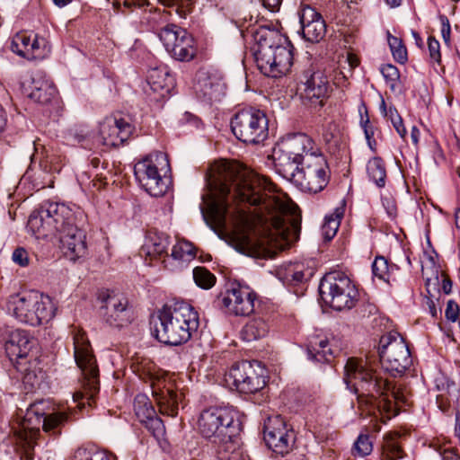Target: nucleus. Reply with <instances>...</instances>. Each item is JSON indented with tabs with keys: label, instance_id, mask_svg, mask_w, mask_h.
Instances as JSON below:
<instances>
[{
	"label": "nucleus",
	"instance_id": "nucleus-12",
	"mask_svg": "<svg viewBox=\"0 0 460 460\" xmlns=\"http://www.w3.org/2000/svg\"><path fill=\"white\" fill-rule=\"evenodd\" d=\"M330 178L331 171L327 160L320 152L314 156H306L299 169L284 177L300 190L314 194L324 190Z\"/></svg>",
	"mask_w": 460,
	"mask_h": 460
},
{
	"label": "nucleus",
	"instance_id": "nucleus-55",
	"mask_svg": "<svg viewBox=\"0 0 460 460\" xmlns=\"http://www.w3.org/2000/svg\"><path fill=\"white\" fill-rule=\"evenodd\" d=\"M441 35L446 44L450 42L451 27L448 18L446 15H440Z\"/></svg>",
	"mask_w": 460,
	"mask_h": 460
},
{
	"label": "nucleus",
	"instance_id": "nucleus-44",
	"mask_svg": "<svg viewBox=\"0 0 460 460\" xmlns=\"http://www.w3.org/2000/svg\"><path fill=\"white\" fill-rule=\"evenodd\" d=\"M32 34L26 32L16 33L11 42V49L13 53L25 58V52L31 45Z\"/></svg>",
	"mask_w": 460,
	"mask_h": 460
},
{
	"label": "nucleus",
	"instance_id": "nucleus-9",
	"mask_svg": "<svg viewBox=\"0 0 460 460\" xmlns=\"http://www.w3.org/2000/svg\"><path fill=\"white\" fill-rule=\"evenodd\" d=\"M135 175L140 186L151 196H164L169 188L165 174L170 172V163L165 153L155 151L135 165Z\"/></svg>",
	"mask_w": 460,
	"mask_h": 460
},
{
	"label": "nucleus",
	"instance_id": "nucleus-5",
	"mask_svg": "<svg viewBox=\"0 0 460 460\" xmlns=\"http://www.w3.org/2000/svg\"><path fill=\"white\" fill-rule=\"evenodd\" d=\"M154 334L160 341L171 346L187 342L199 325L198 313L184 301H172L158 311Z\"/></svg>",
	"mask_w": 460,
	"mask_h": 460
},
{
	"label": "nucleus",
	"instance_id": "nucleus-64",
	"mask_svg": "<svg viewBox=\"0 0 460 460\" xmlns=\"http://www.w3.org/2000/svg\"><path fill=\"white\" fill-rule=\"evenodd\" d=\"M162 4L166 6L178 5L181 0H158Z\"/></svg>",
	"mask_w": 460,
	"mask_h": 460
},
{
	"label": "nucleus",
	"instance_id": "nucleus-32",
	"mask_svg": "<svg viewBox=\"0 0 460 460\" xmlns=\"http://www.w3.org/2000/svg\"><path fill=\"white\" fill-rule=\"evenodd\" d=\"M269 332L268 323L261 318L252 319L248 322L241 331L243 341L248 342L262 339Z\"/></svg>",
	"mask_w": 460,
	"mask_h": 460
},
{
	"label": "nucleus",
	"instance_id": "nucleus-3",
	"mask_svg": "<svg viewBox=\"0 0 460 460\" xmlns=\"http://www.w3.org/2000/svg\"><path fill=\"white\" fill-rule=\"evenodd\" d=\"M344 371V381L358 394L360 404L369 398L380 411L394 414L396 405L405 402L402 389L383 378L367 358H349Z\"/></svg>",
	"mask_w": 460,
	"mask_h": 460
},
{
	"label": "nucleus",
	"instance_id": "nucleus-17",
	"mask_svg": "<svg viewBox=\"0 0 460 460\" xmlns=\"http://www.w3.org/2000/svg\"><path fill=\"white\" fill-rule=\"evenodd\" d=\"M158 37L166 51L175 59L190 61L195 57L194 40L185 29L167 24L160 30Z\"/></svg>",
	"mask_w": 460,
	"mask_h": 460
},
{
	"label": "nucleus",
	"instance_id": "nucleus-15",
	"mask_svg": "<svg viewBox=\"0 0 460 460\" xmlns=\"http://www.w3.org/2000/svg\"><path fill=\"white\" fill-rule=\"evenodd\" d=\"M236 390L243 394H254L266 385V370L257 360L234 364L227 374Z\"/></svg>",
	"mask_w": 460,
	"mask_h": 460
},
{
	"label": "nucleus",
	"instance_id": "nucleus-14",
	"mask_svg": "<svg viewBox=\"0 0 460 460\" xmlns=\"http://www.w3.org/2000/svg\"><path fill=\"white\" fill-rule=\"evenodd\" d=\"M44 401L31 404L24 416L22 426L25 432V440L34 439L40 433L41 426L46 432L57 434L56 429L63 426L68 420V415L64 411L47 413L44 411Z\"/></svg>",
	"mask_w": 460,
	"mask_h": 460
},
{
	"label": "nucleus",
	"instance_id": "nucleus-16",
	"mask_svg": "<svg viewBox=\"0 0 460 460\" xmlns=\"http://www.w3.org/2000/svg\"><path fill=\"white\" fill-rule=\"evenodd\" d=\"M99 314L102 321L111 327L120 328L131 322V312L128 299L113 290H101Z\"/></svg>",
	"mask_w": 460,
	"mask_h": 460
},
{
	"label": "nucleus",
	"instance_id": "nucleus-21",
	"mask_svg": "<svg viewBox=\"0 0 460 460\" xmlns=\"http://www.w3.org/2000/svg\"><path fill=\"white\" fill-rule=\"evenodd\" d=\"M131 125L123 119L107 118L100 124L95 144L107 147L122 145L131 135Z\"/></svg>",
	"mask_w": 460,
	"mask_h": 460
},
{
	"label": "nucleus",
	"instance_id": "nucleus-63",
	"mask_svg": "<svg viewBox=\"0 0 460 460\" xmlns=\"http://www.w3.org/2000/svg\"><path fill=\"white\" fill-rule=\"evenodd\" d=\"M411 35H412V37H413V39H414V40H415V44H416L418 47L421 48V47H422V45H423V41H422V39H421V37L420 36V34H419L416 31L412 30V31H411Z\"/></svg>",
	"mask_w": 460,
	"mask_h": 460
},
{
	"label": "nucleus",
	"instance_id": "nucleus-48",
	"mask_svg": "<svg viewBox=\"0 0 460 460\" xmlns=\"http://www.w3.org/2000/svg\"><path fill=\"white\" fill-rule=\"evenodd\" d=\"M142 423L145 424L146 428L152 433L155 438H160L164 436L165 431L164 425L157 414H155L154 417L147 419Z\"/></svg>",
	"mask_w": 460,
	"mask_h": 460
},
{
	"label": "nucleus",
	"instance_id": "nucleus-40",
	"mask_svg": "<svg viewBox=\"0 0 460 460\" xmlns=\"http://www.w3.org/2000/svg\"><path fill=\"white\" fill-rule=\"evenodd\" d=\"M195 248L193 244L188 241H178L172 249L171 256L174 260L189 261L195 258Z\"/></svg>",
	"mask_w": 460,
	"mask_h": 460
},
{
	"label": "nucleus",
	"instance_id": "nucleus-23",
	"mask_svg": "<svg viewBox=\"0 0 460 460\" xmlns=\"http://www.w3.org/2000/svg\"><path fill=\"white\" fill-rule=\"evenodd\" d=\"M303 37L310 42H319L326 33V23L321 13L306 4L298 11Z\"/></svg>",
	"mask_w": 460,
	"mask_h": 460
},
{
	"label": "nucleus",
	"instance_id": "nucleus-28",
	"mask_svg": "<svg viewBox=\"0 0 460 460\" xmlns=\"http://www.w3.org/2000/svg\"><path fill=\"white\" fill-rule=\"evenodd\" d=\"M28 96L31 100L40 104H48L57 96V89L52 82L41 77H33Z\"/></svg>",
	"mask_w": 460,
	"mask_h": 460
},
{
	"label": "nucleus",
	"instance_id": "nucleus-56",
	"mask_svg": "<svg viewBox=\"0 0 460 460\" xmlns=\"http://www.w3.org/2000/svg\"><path fill=\"white\" fill-rule=\"evenodd\" d=\"M391 122H392L394 129L396 130V132L399 134V136L402 138H404L406 136V128L403 125L402 117H400V118H398V119L393 120Z\"/></svg>",
	"mask_w": 460,
	"mask_h": 460
},
{
	"label": "nucleus",
	"instance_id": "nucleus-35",
	"mask_svg": "<svg viewBox=\"0 0 460 460\" xmlns=\"http://www.w3.org/2000/svg\"><path fill=\"white\" fill-rule=\"evenodd\" d=\"M374 443L367 429L361 431L351 447L355 457H366L373 452Z\"/></svg>",
	"mask_w": 460,
	"mask_h": 460
},
{
	"label": "nucleus",
	"instance_id": "nucleus-8",
	"mask_svg": "<svg viewBox=\"0 0 460 460\" xmlns=\"http://www.w3.org/2000/svg\"><path fill=\"white\" fill-rule=\"evenodd\" d=\"M7 311L17 321L31 326L49 323L55 315V306L48 296L15 294L8 298Z\"/></svg>",
	"mask_w": 460,
	"mask_h": 460
},
{
	"label": "nucleus",
	"instance_id": "nucleus-34",
	"mask_svg": "<svg viewBox=\"0 0 460 460\" xmlns=\"http://www.w3.org/2000/svg\"><path fill=\"white\" fill-rule=\"evenodd\" d=\"M367 172L369 179L378 187L385 185L386 170L385 162L380 157L371 158L367 164Z\"/></svg>",
	"mask_w": 460,
	"mask_h": 460
},
{
	"label": "nucleus",
	"instance_id": "nucleus-31",
	"mask_svg": "<svg viewBox=\"0 0 460 460\" xmlns=\"http://www.w3.org/2000/svg\"><path fill=\"white\" fill-rule=\"evenodd\" d=\"M404 451L400 443V435L397 433H386L381 443V460H399L403 458Z\"/></svg>",
	"mask_w": 460,
	"mask_h": 460
},
{
	"label": "nucleus",
	"instance_id": "nucleus-43",
	"mask_svg": "<svg viewBox=\"0 0 460 460\" xmlns=\"http://www.w3.org/2000/svg\"><path fill=\"white\" fill-rule=\"evenodd\" d=\"M395 267L389 266L387 260L383 256H376L372 263L373 275L381 280L389 282L391 270Z\"/></svg>",
	"mask_w": 460,
	"mask_h": 460
},
{
	"label": "nucleus",
	"instance_id": "nucleus-62",
	"mask_svg": "<svg viewBox=\"0 0 460 460\" xmlns=\"http://www.w3.org/2000/svg\"><path fill=\"white\" fill-rule=\"evenodd\" d=\"M420 130L414 126L411 128V141L412 143L417 146L418 143H419V137H420Z\"/></svg>",
	"mask_w": 460,
	"mask_h": 460
},
{
	"label": "nucleus",
	"instance_id": "nucleus-53",
	"mask_svg": "<svg viewBox=\"0 0 460 460\" xmlns=\"http://www.w3.org/2000/svg\"><path fill=\"white\" fill-rule=\"evenodd\" d=\"M382 204L385 208L388 217L391 219H394L397 216V207L395 200L391 197H383L382 198Z\"/></svg>",
	"mask_w": 460,
	"mask_h": 460
},
{
	"label": "nucleus",
	"instance_id": "nucleus-29",
	"mask_svg": "<svg viewBox=\"0 0 460 460\" xmlns=\"http://www.w3.org/2000/svg\"><path fill=\"white\" fill-rule=\"evenodd\" d=\"M18 371L22 373L23 383L30 386L31 389L40 387L45 377L41 360L39 358L28 359L23 363L15 365Z\"/></svg>",
	"mask_w": 460,
	"mask_h": 460
},
{
	"label": "nucleus",
	"instance_id": "nucleus-10",
	"mask_svg": "<svg viewBox=\"0 0 460 460\" xmlns=\"http://www.w3.org/2000/svg\"><path fill=\"white\" fill-rule=\"evenodd\" d=\"M319 293L325 305L334 310H349L356 305L358 291L341 271H331L321 279Z\"/></svg>",
	"mask_w": 460,
	"mask_h": 460
},
{
	"label": "nucleus",
	"instance_id": "nucleus-20",
	"mask_svg": "<svg viewBox=\"0 0 460 460\" xmlns=\"http://www.w3.org/2000/svg\"><path fill=\"white\" fill-rule=\"evenodd\" d=\"M4 348L14 365L40 358L38 341L25 330L16 329L11 332Z\"/></svg>",
	"mask_w": 460,
	"mask_h": 460
},
{
	"label": "nucleus",
	"instance_id": "nucleus-33",
	"mask_svg": "<svg viewBox=\"0 0 460 460\" xmlns=\"http://www.w3.org/2000/svg\"><path fill=\"white\" fill-rule=\"evenodd\" d=\"M50 50L51 47L45 38L33 34L31 45L25 52V58L28 60L43 59L49 56Z\"/></svg>",
	"mask_w": 460,
	"mask_h": 460
},
{
	"label": "nucleus",
	"instance_id": "nucleus-1",
	"mask_svg": "<svg viewBox=\"0 0 460 460\" xmlns=\"http://www.w3.org/2000/svg\"><path fill=\"white\" fill-rule=\"evenodd\" d=\"M208 211L217 224L228 213L226 198L259 207L251 215L240 214V226L231 237L232 246L249 257H271L296 242L301 231V213L296 205L271 195L275 186L253 172L235 173L226 164L217 165L208 180Z\"/></svg>",
	"mask_w": 460,
	"mask_h": 460
},
{
	"label": "nucleus",
	"instance_id": "nucleus-27",
	"mask_svg": "<svg viewBox=\"0 0 460 460\" xmlns=\"http://www.w3.org/2000/svg\"><path fill=\"white\" fill-rule=\"evenodd\" d=\"M170 243L171 241L168 234L156 230H150L141 247V254H145L151 259L167 255Z\"/></svg>",
	"mask_w": 460,
	"mask_h": 460
},
{
	"label": "nucleus",
	"instance_id": "nucleus-4",
	"mask_svg": "<svg viewBox=\"0 0 460 460\" xmlns=\"http://www.w3.org/2000/svg\"><path fill=\"white\" fill-rule=\"evenodd\" d=\"M254 58L258 68L267 76L286 75L293 64V46L279 31L261 27L253 33Z\"/></svg>",
	"mask_w": 460,
	"mask_h": 460
},
{
	"label": "nucleus",
	"instance_id": "nucleus-13",
	"mask_svg": "<svg viewBox=\"0 0 460 460\" xmlns=\"http://www.w3.org/2000/svg\"><path fill=\"white\" fill-rule=\"evenodd\" d=\"M378 353L384 370L393 376H402L412 364L410 349L396 332H387L380 338Z\"/></svg>",
	"mask_w": 460,
	"mask_h": 460
},
{
	"label": "nucleus",
	"instance_id": "nucleus-52",
	"mask_svg": "<svg viewBox=\"0 0 460 460\" xmlns=\"http://www.w3.org/2000/svg\"><path fill=\"white\" fill-rule=\"evenodd\" d=\"M12 259L13 262L21 267H27L30 263L29 253L22 247H18L13 251Z\"/></svg>",
	"mask_w": 460,
	"mask_h": 460
},
{
	"label": "nucleus",
	"instance_id": "nucleus-30",
	"mask_svg": "<svg viewBox=\"0 0 460 460\" xmlns=\"http://www.w3.org/2000/svg\"><path fill=\"white\" fill-rule=\"evenodd\" d=\"M307 353L311 359L318 362H330L333 358V351L329 341L319 335L312 336L307 343Z\"/></svg>",
	"mask_w": 460,
	"mask_h": 460
},
{
	"label": "nucleus",
	"instance_id": "nucleus-42",
	"mask_svg": "<svg viewBox=\"0 0 460 460\" xmlns=\"http://www.w3.org/2000/svg\"><path fill=\"white\" fill-rule=\"evenodd\" d=\"M380 71L390 90L394 93L399 91L401 87V82L400 72L398 68L392 64H385L381 66Z\"/></svg>",
	"mask_w": 460,
	"mask_h": 460
},
{
	"label": "nucleus",
	"instance_id": "nucleus-22",
	"mask_svg": "<svg viewBox=\"0 0 460 460\" xmlns=\"http://www.w3.org/2000/svg\"><path fill=\"white\" fill-rule=\"evenodd\" d=\"M256 294L248 287L238 286L226 292L221 304L227 312L238 316H247L254 311Z\"/></svg>",
	"mask_w": 460,
	"mask_h": 460
},
{
	"label": "nucleus",
	"instance_id": "nucleus-57",
	"mask_svg": "<svg viewBox=\"0 0 460 460\" xmlns=\"http://www.w3.org/2000/svg\"><path fill=\"white\" fill-rule=\"evenodd\" d=\"M281 3L282 0H262L264 7L272 13L279 11Z\"/></svg>",
	"mask_w": 460,
	"mask_h": 460
},
{
	"label": "nucleus",
	"instance_id": "nucleus-59",
	"mask_svg": "<svg viewBox=\"0 0 460 460\" xmlns=\"http://www.w3.org/2000/svg\"><path fill=\"white\" fill-rule=\"evenodd\" d=\"M426 305L429 307V312L433 318H438V312L436 308L434 301L430 297L425 298Z\"/></svg>",
	"mask_w": 460,
	"mask_h": 460
},
{
	"label": "nucleus",
	"instance_id": "nucleus-37",
	"mask_svg": "<svg viewBox=\"0 0 460 460\" xmlns=\"http://www.w3.org/2000/svg\"><path fill=\"white\" fill-rule=\"evenodd\" d=\"M168 73L158 68H154L149 71L147 76V83L150 89L155 93L161 92L160 95L164 96V91H169V85L167 84Z\"/></svg>",
	"mask_w": 460,
	"mask_h": 460
},
{
	"label": "nucleus",
	"instance_id": "nucleus-58",
	"mask_svg": "<svg viewBox=\"0 0 460 460\" xmlns=\"http://www.w3.org/2000/svg\"><path fill=\"white\" fill-rule=\"evenodd\" d=\"M443 460H460V456L454 449H445L442 453Z\"/></svg>",
	"mask_w": 460,
	"mask_h": 460
},
{
	"label": "nucleus",
	"instance_id": "nucleus-45",
	"mask_svg": "<svg viewBox=\"0 0 460 460\" xmlns=\"http://www.w3.org/2000/svg\"><path fill=\"white\" fill-rule=\"evenodd\" d=\"M323 138L330 146H338L341 140V130L338 123L331 121L323 128Z\"/></svg>",
	"mask_w": 460,
	"mask_h": 460
},
{
	"label": "nucleus",
	"instance_id": "nucleus-47",
	"mask_svg": "<svg viewBox=\"0 0 460 460\" xmlns=\"http://www.w3.org/2000/svg\"><path fill=\"white\" fill-rule=\"evenodd\" d=\"M74 460H111L110 456L105 451L89 450L86 448H78L74 456Z\"/></svg>",
	"mask_w": 460,
	"mask_h": 460
},
{
	"label": "nucleus",
	"instance_id": "nucleus-50",
	"mask_svg": "<svg viewBox=\"0 0 460 460\" xmlns=\"http://www.w3.org/2000/svg\"><path fill=\"white\" fill-rule=\"evenodd\" d=\"M360 123L363 128L365 137L367 139L368 146L372 151H376V142L374 138L375 128L370 124L367 114L366 115V119H364L363 116H361Z\"/></svg>",
	"mask_w": 460,
	"mask_h": 460
},
{
	"label": "nucleus",
	"instance_id": "nucleus-2",
	"mask_svg": "<svg viewBox=\"0 0 460 460\" xmlns=\"http://www.w3.org/2000/svg\"><path fill=\"white\" fill-rule=\"evenodd\" d=\"M85 215L79 208L65 204L43 202L28 220L29 229L37 238L59 234L61 249L70 261H76L86 254L85 234L82 226Z\"/></svg>",
	"mask_w": 460,
	"mask_h": 460
},
{
	"label": "nucleus",
	"instance_id": "nucleus-19",
	"mask_svg": "<svg viewBox=\"0 0 460 460\" xmlns=\"http://www.w3.org/2000/svg\"><path fill=\"white\" fill-rule=\"evenodd\" d=\"M74 349L75 362L87 380V399L93 400L99 391V371L90 349V343L84 334H77L74 337Z\"/></svg>",
	"mask_w": 460,
	"mask_h": 460
},
{
	"label": "nucleus",
	"instance_id": "nucleus-49",
	"mask_svg": "<svg viewBox=\"0 0 460 460\" xmlns=\"http://www.w3.org/2000/svg\"><path fill=\"white\" fill-rule=\"evenodd\" d=\"M302 268L301 264H295L288 268L284 276L285 279L296 284L302 282L305 279V273Z\"/></svg>",
	"mask_w": 460,
	"mask_h": 460
},
{
	"label": "nucleus",
	"instance_id": "nucleus-54",
	"mask_svg": "<svg viewBox=\"0 0 460 460\" xmlns=\"http://www.w3.org/2000/svg\"><path fill=\"white\" fill-rule=\"evenodd\" d=\"M445 315H446V318L451 322H456L458 319L459 306L453 300H449L447 302Z\"/></svg>",
	"mask_w": 460,
	"mask_h": 460
},
{
	"label": "nucleus",
	"instance_id": "nucleus-25",
	"mask_svg": "<svg viewBox=\"0 0 460 460\" xmlns=\"http://www.w3.org/2000/svg\"><path fill=\"white\" fill-rule=\"evenodd\" d=\"M152 395L155 398L159 411L167 416H176L178 413L179 395L173 391L172 385H166L164 380L152 383Z\"/></svg>",
	"mask_w": 460,
	"mask_h": 460
},
{
	"label": "nucleus",
	"instance_id": "nucleus-7",
	"mask_svg": "<svg viewBox=\"0 0 460 460\" xmlns=\"http://www.w3.org/2000/svg\"><path fill=\"white\" fill-rule=\"evenodd\" d=\"M319 152L309 136L303 133L288 135L274 149L276 170L283 178L291 175L304 164L306 156H314Z\"/></svg>",
	"mask_w": 460,
	"mask_h": 460
},
{
	"label": "nucleus",
	"instance_id": "nucleus-24",
	"mask_svg": "<svg viewBox=\"0 0 460 460\" xmlns=\"http://www.w3.org/2000/svg\"><path fill=\"white\" fill-rule=\"evenodd\" d=\"M302 96L314 105L323 106L328 95L329 81L322 71L307 70L304 73Z\"/></svg>",
	"mask_w": 460,
	"mask_h": 460
},
{
	"label": "nucleus",
	"instance_id": "nucleus-11",
	"mask_svg": "<svg viewBox=\"0 0 460 460\" xmlns=\"http://www.w3.org/2000/svg\"><path fill=\"white\" fill-rule=\"evenodd\" d=\"M234 136L245 145H263L269 137V119L266 113L256 108L237 111L231 119Z\"/></svg>",
	"mask_w": 460,
	"mask_h": 460
},
{
	"label": "nucleus",
	"instance_id": "nucleus-39",
	"mask_svg": "<svg viewBox=\"0 0 460 460\" xmlns=\"http://www.w3.org/2000/svg\"><path fill=\"white\" fill-rule=\"evenodd\" d=\"M343 213L339 209L326 216L322 226V234L326 241H331L337 234Z\"/></svg>",
	"mask_w": 460,
	"mask_h": 460
},
{
	"label": "nucleus",
	"instance_id": "nucleus-46",
	"mask_svg": "<svg viewBox=\"0 0 460 460\" xmlns=\"http://www.w3.org/2000/svg\"><path fill=\"white\" fill-rule=\"evenodd\" d=\"M388 44L394 58L400 64H404L407 59V49L402 40L397 37L388 34Z\"/></svg>",
	"mask_w": 460,
	"mask_h": 460
},
{
	"label": "nucleus",
	"instance_id": "nucleus-51",
	"mask_svg": "<svg viewBox=\"0 0 460 460\" xmlns=\"http://www.w3.org/2000/svg\"><path fill=\"white\" fill-rule=\"evenodd\" d=\"M428 49L429 53L430 60L434 63H440L441 55H440V44L434 38L429 36L428 39Z\"/></svg>",
	"mask_w": 460,
	"mask_h": 460
},
{
	"label": "nucleus",
	"instance_id": "nucleus-26",
	"mask_svg": "<svg viewBox=\"0 0 460 460\" xmlns=\"http://www.w3.org/2000/svg\"><path fill=\"white\" fill-rule=\"evenodd\" d=\"M225 90L226 85L221 78L206 74L199 75L195 86L197 96L210 103L219 102L225 95Z\"/></svg>",
	"mask_w": 460,
	"mask_h": 460
},
{
	"label": "nucleus",
	"instance_id": "nucleus-41",
	"mask_svg": "<svg viewBox=\"0 0 460 460\" xmlns=\"http://www.w3.org/2000/svg\"><path fill=\"white\" fill-rule=\"evenodd\" d=\"M214 460H250L241 448H234L233 444L220 446Z\"/></svg>",
	"mask_w": 460,
	"mask_h": 460
},
{
	"label": "nucleus",
	"instance_id": "nucleus-61",
	"mask_svg": "<svg viewBox=\"0 0 460 460\" xmlns=\"http://www.w3.org/2000/svg\"><path fill=\"white\" fill-rule=\"evenodd\" d=\"M442 289L445 294H449L452 290V281L447 277L442 280Z\"/></svg>",
	"mask_w": 460,
	"mask_h": 460
},
{
	"label": "nucleus",
	"instance_id": "nucleus-6",
	"mask_svg": "<svg viewBox=\"0 0 460 460\" xmlns=\"http://www.w3.org/2000/svg\"><path fill=\"white\" fill-rule=\"evenodd\" d=\"M239 411L233 406H211L204 409L198 418L199 433L221 446L233 444L231 439L240 430Z\"/></svg>",
	"mask_w": 460,
	"mask_h": 460
},
{
	"label": "nucleus",
	"instance_id": "nucleus-38",
	"mask_svg": "<svg viewBox=\"0 0 460 460\" xmlns=\"http://www.w3.org/2000/svg\"><path fill=\"white\" fill-rule=\"evenodd\" d=\"M192 278L194 283L202 289L208 290L212 288L216 282V276L208 270L207 268L202 266H197L192 270Z\"/></svg>",
	"mask_w": 460,
	"mask_h": 460
},
{
	"label": "nucleus",
	"instance_id": "nucleus-60",
	"mask_svg": "<svg viewBox=\"0 0 460 460\" xmlns=\"http://www.w3.org/2000/svg\"><path fill=\"white\" fill-rule=\"evenodd\" d=\"M390 121L396 120L401 116L399 115L397 110L394 106H390L388 108L387 113L385 115Z\"/></svg>",
	"mask_w": 460,
	"mask_h": 460
},
{
	"label": "nucleus",
	"instance_id": "nucleus-36",
	"mask_svg": "<svg viewBox=\"0 0 460 460\" xmlns=\"http://www.w3.org/2000/svg\"><path fill=\"white\" fill-rule=\"evenodd\" d=\"M135 413L140 422L154 417L156 411L149 401L148 397L145 394H137L134 401Z\"/></svg>",
	"mask_w": 460,
	"mask_h": 460
},
{
	"label": "nucleus",
	"instance_id": "nucleus-18",
	"mask_svg": "<svg viewBox=\"0 0 460 460\" xmlns=\"http://www.w3.org/2000/svg\"><path fill=\"white\" fill-rule=\"evenodd\" d=\"M263 438L270 449L281 456L289 453L296 441L293 429L279 415L269 417L265 420Z\"/></svg>",
	"mask_w": 460,
	"mask_h": 460
}]
</instances>
